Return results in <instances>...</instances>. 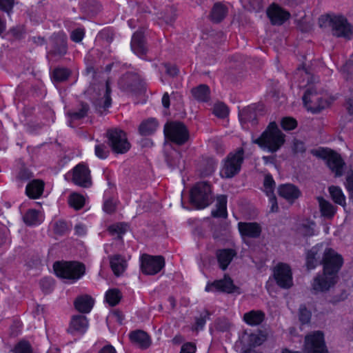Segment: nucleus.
Masks as SVG:
<instances>
[{
    "mask_svg": "<svg viewBox=\"0 0 353 353\" xmlns=\"http://www.w3.org/2000/svg\"><path fill=\"white\" fill-rule=\"evenodd\" d=\"M303 101L308 110L314 112H319L327 105V101L318 92L316 88L314 86L309 87L304 95Z\"/></svg>",
    "mask_w": 353,
    "mask_h": 353,
    "instance_id": "obj_12",
    "label": "nucleus"
},
{
    "mask_svg": "<svg viewBox=\"0 0 353 353\" xmlns=\"http://www.w3.org/2000/svg\"><path fill=\"white\" fill-rule=\"evenodd\" d=\"M320 263L323 265L325 274L337 276V274L343 263L342 256L332 248H326Z\"/></svg>",
    "mask_w": 353,
    "mask_h": 353,
    "instance_id": "obj_8",
    "label": "nucleus"
},
{
    "mask_svg": "<svg viewBox=\"0 0 353 353\" xmlns=\"http://www.w3.org/2000/svg\"><path fill=\"white\" fill-rule=\"evenodd\" d=\"M252 143L271 153L278 151L285 143V134L273 121L269 123L265 131L256 139H252Z\"/></svg>",
    "mask_w": 353,
    "mask_h": 353,
    "instance_id": "obj_1",
    "label": "nucleus"
},
{
    "mask_svg": "<svg viewBox=\"0 0 353 353\" xmlns=\"http://www.w3.org/2000/svg\"><path fill=\"white\" fill-rule=\"evenodd\" d=\"M304 353H328L323 332H314L305 337Z\"/></svg>",
    "mask_w": 353,
    "mask_h": 353,
    "instance_id": "obj_10",
    "label": "nucleus"
},
{
    "mask_svg": "<svg viewBox=\"0 0 353 353\" xmlns=\"http://www.w3.org/2000/svg\"><path fill=\"white\" fill-rule=\"evenodd\" d=\"M99 89V97L94 101V105L96 110L102 114L111 105V90L108 81H107L105 84H101Z\"/></svg>",
    "mask_w": 353,
    "mask_h": 353,
    "instance_id": "obj_15",
    "label": "nucleus"
},
{
    "mask_svg": "<svg viewBox=\"0 0 353 353\" xmlns=\"http://www.w3.org/2000/svg\"><path fill=\"white\" fill-rule=\"evenodd\" d=\"M95 154L99 159H105L108 156L109 150L104 144H97L94 148Z\"/></svg>",
    "mask_w": 353,
    "mask_h": 353,
    "instance_id": "obj_54",
    "label": "nucleus"
},
{
    "mask_svg": "<svg viewBox=\"0 0 353 353\" xmlns=\"http://www.w3.org/2000/svg\"><path fill=\"white\" fill-rule=\"evenodd\" d=\"M9 231L7 228L2 226L0 228V246L3 245L8 237Z\"/></svg>",
    "mask_w": 353,
    "mask_h": 353,
    "instance_id": "obj_62",
    "label": "nucleus"
},
{
    "mask_svg": "<svg viewBox=\"0 0 353 353\" xmlns=\"http://www.w3.org/2000/svg\"><path fill=\"white\" fill-rule=\"evenodd\" d=\"M209 315V312L206 311L205 316H201L200 317L196 318L195 324L192 327V330L196 332L202 330L205 324L206 318L208 317Z\"/></svg>",
    "mask_w": 353,
    "mask_h": 353,
    "instance_id": "obj_55",
    "label": "nucleus"
},
{
    "mask_svg": "<svg viewBox=\"0 0 353 353\" xmlns=\"http://www.w3.org/2000/svg\"><path fill=\"white\" fill-rule=\"evenodd\" d=\"M85 203V199L83 196L77 193L72 194L69 197L70 205L76 210L81 209Z\"/></svg>",
    "mask_w": 353,
    "mask_h": 353,
    "instance_id": "obj_44",
    "label": "nucleus"
},
{
    "mask_svg": "<svg viewBox=\"0 0 353 353\" xmlns=\"http://www.w3.org/2000/svg\"><path fill=\"white\" fill-rule=\"evenodd\" d=\"M116 209V204L112 199H108L104 202L103 210L106 213H112Z\"/></svg>",
    "mask_w": 353,
    "mask_h": 353,
    "instance_id": "obj_60",
    "label": "nucleus"
},
{
    "mask_svg": "<svg viewBox=\"0 0 353 353\" xmlns=\"http://www.w3.org/2000/svg\"><path fill=\"white\" fill-rule=\"evenodd\" d=\"M131 49L139 57L143 56L147 51L143 39V34L141 32H136L132 38Z\"/></svg>",
    "mask_w": 353,
    "mask_h": 353,
    "instance_id": "obj_22",
    "label": "nucleus"
},
{
    "mask_svg": "<svg viewBox=\"0 0 353 353\" xmlns=\"http://www.w3.org/2000/svg\"><path fill=\"white\" fill-rule=\"evenodd\" d=\"M141 270L147 275H154L159 272L165 265V261L161 256L143 254L140 259Z\"/></svg>",
    "mask_w": 353,
    "mask_h": 353,
    "instance_id": "obj_11",
    "label": "nucleus"
},
{
    "mask_svg": "<svg viewBox=\"0 0 353 353\" xmlns=\"http://www.w3.org/2000/svg\"><path fill=\"white\" fill-rule=\"evenodd\" d=\"M217 259L222 270H225L236 255V252L232 249H223L217 252Z\"/></svg>",
    "mask_w": 353,
    "mask_h": 353,
    "instance_id": "obj_30",
    "label": "nucleus"
},
{
    "mask_svg": "<svg viewBox=\"0 0 353 353\" xmlns=\"http://www.w3.org/2000/svg\"><path fill=\"white\" fill-rule=\"evenodd\" d=\"M313 24L303 18L298 23V28L303 32H308L312 29Z\"/></svg>",
    "mask_w": 353,
    "mask_h": 353,
    "instance_id": "obj_56",
    "label": "nucleus"
},
{
    "mask_svg": "<svg viewBox=\"0 0 353 353\" xmlns=\"http://www.w3.org/2000/svg\"><path fill=\"white\" fill-rule=\"evenodd\" d=\"M131 341L142 349L148 348L151 343L149 336L146 332L137 330L130 334Z\"/></svg>",
    "mask_w": 353,
    "mask_h": 353,
    "instance_id": "obj_26",
    "label": "nucleus"
},
{
    "mask_svg": "<svg viewBox=\"0 0 353 353\" xmlns=\"http://www.w3.org/2000/svg\"><path fill=\"white\" fill-rule=\"evenodd\" d=\"M311 153L318 158L325 160L327 165L335 173L336 176H339L343 174L345 163L339 154L328 148L312 150Z\"/></svg>",
    "mask_w": 353,
    "mask_h": 353,
    "instance_id": "obj_6",
    "label": "nucleus"
},
{
    "mask_svg": "<svg viewBox=\"0 0 353 353\" xmlns=\"http://www.w3.org/2000/svg\"><path fill=\"white\" fill-rule=\"evenodd\" d=\"M66 52L67 44L65 37L61 34L54 36L52 48L50 53L54 56L62 57Z\"/></svg>",
    "mask_w": 353,
    "mask_h": 353,
    "instance_id": "obj_23",
    "label": "nucleus"
},
{
    "mask_svg": "<svg viewBox=\"0 0 353 353\" xmlns=\"http://www.w3.org/2000/svg\"><path fill=\"white\" fill-rule=\"evenodd\" d=\"M238 228L243 238H258L261 233V227L257 223L239 222Z\"/></svg>",
    "mask_w": 353,
    "mask_h": 353,
    "instance_id": "obj_21",
    "label": "nucleus"
},
{
    "mask_svg": "<svg viewBox=\"0 0 353 353\" xmlns=\"http://www.w3.org/2000/svg\"><path fill=\"white\" fill-rule=\"evenodd\" d=\"M345 186L349 192L350 197L353 199V171L347 173Z\"/></svg>",
    "mask_w": 353,
    "mask_h": 353,
    "instance_id": "obj_58",
    "label": "nucleus"
},
{
    "mask_svg": "<svg viewBox=\"0 0 353 353\" xmlns=\"http://www.w3.org/2000/svg\"><path fill=\"white\" fill-rule=\"evenodd\" d=\"M190 139V133L187 127L178 121V146L185 144Z\"/></svg>",
    "mask_w": 353,
    "mask_h": 353,
    "instance_id": "obj_42",
    "label": "nucleus"
},
{
    "mask_svg": "<svg viewBox=\"0 0 353 353\" xmlns=\"http://www.w3.org/2000/svg\"><path fill=\"white\" fill-rule=\"evenodd\" d=\"M275 185V183L271 175L267 174L264 179V188L265 191L268 196L273 194V190Z\"/></svg>",
    "mask_w": 353,
    "mask_h": 353,
    "instance_id": "obj_51",
    "label": "nucleus"
},
{
    "mask_svg": "<svg viewBox=\"0 0 353 353\" xmlns=\"http://www.w3.org/2000/svg\"><path fill=\"white\" fill-rule=\"evenodd\" d=\"M119 85L124 90L136 91L142 88V81L137 74L127 73L119 81Z\"/></svg>",
    "mask_w": 353,
    "mask_h": 353,
    "instance_id": "obj_20",
    "label": "nucleus"
},
{
    "mask_svg": "<svg viewBox=\"0 0 353 353\" xmlns=\"http://www.w3.org/2000/svg\"><path fill=\"white\" fill-rule=\"evenodd\" d=\"M88 110V105L83 103L78 110L68 112L67 114L72 120H79L87 115Z\"/></svg>",
    "mask_w": 353,
    "mask_h": 353,
    "instance_id": "obj_41",
    "label": "nucleus"
},
{
    "mask_svg": "<svg viewBox=\"0 0 353 353\" xmlns=\"http://www.w3.org/2000/svg\"><path fill=\"white\" fill-rule=\"evenodd\" d=\"M88 327V322L86 317L82 315H77L72 319L70 330L72 332H77L82 334L86 331Z\"/></svg>",
    "mask_w": 353,
    "mask_h": 353,
    "instance_id": "obj_28",
    "label": "nucleus"
},
{
    "mask_svg": "<svg viewBox=\"0 0 353 353\" xmlns=\"http://www.w3.org/2000/svg\"><path fill=\"white\" fill-rule=\"evenodd\" d=\"M321 215L327 219H332L336 212V208L323 197L317 198Z\"/></svg>",
    "mask_w": 353,
    "mask_h": 353,
    "instance_id": "obj_33",
    "label": "nucleus"
},
{
    "mask_svg": "<svg viewBox=\"0 0 353 353\" xmlns=\"http://www.w3.org/2000/svg\"><path fill=\"white\" fill-rule=\"evenodd\" d=\"M14 353H32L30 344L27 341H20L17 343L13 350Z\"/></svg>",
    "mask_w": 353,
    "mask_h": 353,
    "instance_id": "obj_49",
    "label": "nucleus"
},
{
    "mask_svg": "<svg viewBox=\"0 0 353 353\" xmlns=\"http://www.w3.org/2000/svg\"><path fill=\"white\" fill-rule=\"evenodd\" d=\"M14 0H0V10L9 12L12 8Z\"/></svg>",
    "mask_w": 353,
    "mask_h": 353,
    "instance_id": "obj_61",
    "label": "nucleus"
},
{
    "mask_svg": "<svg viewBox=\"0 0 353 353\" xmlns=\"http://www.w3.org/2000/svg\"><path fill=\"white\" fill-rule=\"evenodd\" d=\"M227 13V7L221 3H216L211 10L210 17L213 22L219 23L226 17Z\"/></svg>",
    "mask_w": 353,
    "mask_h": 353,
    "instance_id": "obj_34",
    "label": "nucleus"
},
{
    "mask_svg": "<svg viewBox=\"0 0 353 353\" xmlns=\"http://www.w3.org/2000/svg\"><path fill=\"white\" fill-rule=\"evenodd\" d=\"M108 145L112 150L117 154L127 152L130 148V144L128 141L126 134L119 128L110 129L107 132Z\"/></svg>",
    "mask_w": 353,
    "mask_h": 353,
    "instance_id": "obj_9",
    "label": "nucleus"
},
{
    "mask_svg": "<svg viewBox=\"0 0 353 353\" xmlns=\"http://www.w3.org/2000/svg\"><path fill=\"white\" fill-rule=\"evenodd\" d=\"M215 161L211 158H206L201 161L198 168V172L201 177L210 176L215 169Z\"/></svg>",
    "mask_w": 353,
    "mask_h": 353,
    "instance_id": "obj_31",
    "label": "nucleus"
},
{
    "mask_svg": "<svg viewBox=\"0 0 353 353\" xmlns=\"http://www.w3.org/2000/svg\"><path fill=\"white\" fill-rule=\"evenodd\" d=\"M243 319L248 325H258L263 321L265 314L261 310H252L245 313Z\"/></svg>",
    "mask_w": 353,
    "mask_h": 353,
    "instance_id": "obj_32",
    "label": "nucleus"
},
{
    "mask_svg": "<svg viewBox=\"0 0 353 353\" xmlns=\"http://www.w3.org/2000/svg\"><path fill=\"white\" fill-rule=\"evenodd\" d=\"M94 299L88 294L78 296L74 301L75 308L81 313H88L94 305Z\"/></svg>",
    "mask_w": 353,
    "mask_h": 353,
    "instance_id": "obj_24",
    "label": "nucleus"
},
{
    "mask_svg": "<svg viewBox=\"0 0 353 353\" xmlns=\"http://www.w3.org/2000/svg\"><path fill=\"white\" fill-rule=\"evenodd\" d=\"M54 271L57 276L75 281L85 273V266L78 262H56Z\"/></svg>",
    "mask_w": 353,
    "mask_h": 353,
    "instance_id": "obj_4",
    "label": "nucleus"
},
{
    "mask_svg": "<svg viewBox=\"0 0 353 353\" xmlns=\"http://www.w3.org/2000/svg\"><path fill=\"white\" fill-rule=\"evenodd\" d=\"M205 290L209 292H221L228 294L237 292L240 294L239 288L233 283L232 279L225 275L224 278L219 280H216L212 283H208L205 287Z\"/></svg>",
    "mask_w": 353,
    "mask_h": 353,
    "instance_id": "obj_14",
    "label": "nucleus"
},
{
    "mask_svg": "<svg viewBox=\"0 0 353 353\" xmlns=\"http://www.w3.org/2000/svg\"><path fill=\"white\" fill-rule=\"evenodd\" d=\"M329 192L335 203L342 206L345 205V196L340 188L334 185L330 186Z\"/></svg>",
    "mask_w": 353,
    "mask_h": 353,
    "instance_id": "obj_39",
    "label": "nucleus"
},
{
    "mask_svg": "<svg viewBox=\"0 0 353 353\" xmlns=\"http://www.w3.org/2000/svg\"><path fill=\"white\" fill-rule=\"evenodd\" d=\"M321 27L328 25L332 28L333 35L350 39L353 34V28L348 23L346 18L339 15H324L319 18Z\"/></svg>",
    "mask_w": 353,
    "mask_h": 353,
    "instance_id": "obj_2",
    "label": "nucleus"
},
{
    "mask_svg": "<svg viewBox=\"0 0 353 353\" xmlns=\"http://www.w3.org/2000/svg\"><path fill=\"white\" fill-rule=\"evenodd\" d=\"M121 298V293L117 289H110L105 294V300L111 306L118 304Z\"/></svg>",
    "mask_w": 353,
    "mask_h": 353,
    "instance_id": "obj_43",
    "label": "nucleus"
},
{
    "mask_svg": "<svg viewBox=\"0 0 353 353\" xmlns=\"http://www.w3.org/2000/svg\"><path fill=\"white\" fill-rule=\"evenodd\" d=\"M191 92L194 98L201 102H207L210 99V89L208 85L201 84L192 89Z\"/></svg>",
    "mask_w": 353,
    "mask_h": 353,
    "instance_id": "obj_35",
    "label": "nucleus"
},
{
    "mask_svg": "<svg viewBox=\"0 0 353 353\" xmlns=\"http://www.w3.org/2000/svg\"><path fill=\"white\" fill-rule=\"evenodd\" d=\"M69 230L67 223L64 221H57L54 224V231L56 234L62 235Z\"/></svg>",
    "mask_w": 353,
    "mask_h": 353,
    "instance_id": "obj_53",
    "label": "nucleus"
},
{
    "mask_svg": "<svg viewBox=\"0 0 353 353\" xmlns=\"http://www.w3.org/2000/svg\"><path fill=\"white\" fill-rule=\"evenodd\" d=\"M196 350V345L194 343L188 342L181 346L180 353H194Z\"/></svg>",
    "mask_w": 353,
    "mask_h": 353,
    "instance_id": "obj_59",
    "label": "nucleus"
},
{
    "mask_svg": "<svg viewBox=\"0 0 353 353\" xmlns=\"http://www.w3.org/2000/svg\"><path fill=\"white\" fill-rule=\"evenodd\" d=\"M164 152L166 161L169 166H174L176 145V123L167 122L164 126Z\"/></svg>",
    "mask_w": 353,
    "mask_h": 353,
    "instance_id": "obj_5",
    "label": "nucleus"
},
{
    "mask_svg": "<svg viewBox=\"0 0 353 353\" xmlns=\"http://www.w3.org/2000/svg\"><path fill=\"white\" fill-rule=\"evenodd\" d=\"M267 15L274 26L282 25L290 17L289 12L276 4H272L268 8Z\"/></svg>",
    "mask_w": 353,
    "mask_h": 353,
    "instance_id": "obj_19",
    "label": "nucleus"
},
{
    "mask_svg": "<svg viewBox=\"0 0 353 353\" xmlns=\"http://www.w3.org/2000/svg\"><path fill=\"white\" fill-rule=\"evenodd\" d=\"M72 181L83 188L90 187L92 185V181L88 168L81 163L76 165L72 170Z\"/></svg>",
    "mask_w": 353,
    "mask_h": 353,
    "instance_id": "obj_16",
    "label": "nucleus"
},
{
    "mask_svg": "<svg viewBox=\"0 0 353 353\" xmlns=\"http://www.w3.org/2000/svg\"><path fill=\"white\" fill-rule=\"evenodd\" d=\"M263 109V105L259 104H254L244 108L239 114L241 122L242 123H250L252 125H256L257 117L262 114Z\"/></svg>",
    "mask_w": 353,
    "mask_h": 353,
    "instance_id": "obj_18",
    "label": "nucleus"
},
{
    "mask_svg": "<svg viewBox=\"0 0 353 353\" xmlns=\"http://www.w3.org/2000/svg\"><path fill=\"white\" fill-rule=\"evenodd\" d=\"M24 223L30 226L39 225L41 223L42 219L39 212L35 210H29L23 216Z\"/></svg>",
    "mask_w": 353,
    "mask_h": 353,
    "instance_id": "obj_37",
    "label": "nucleus"
},
{
    "mask_svg": "<svg viewBox=\"0 0 353 353\" xmlns=\"http://www.w3.org/2000/svg\"><path fill=\"white\" fill-rule=\"evenodd\" d=\"M321 249L322 245H316L312 247L311 250L307 252L306 257V265L308 270L313 269L316 266L318 261L316 256L320 252Z\"/></svg>",
    "mask_w": 353,
    "mask_h": 353,
    "instance_id": "obj_38",
    "label": "nucleus"
},
{
    "mask_svg": "<svg viewBox=\"0 0 353 353\" xmlns=\"http://www.w3.org/2000/svg\"><path fill=\"white\" fill-rule=\"evenodd\" d=\"M128 230V225L123 223H119L110 225L108 228L109 232L112 234H117L118 238H121V236L125 233Z\"/></svg>",
    "mask_w": 353,
    "mask_h": 353,
    "instance_id": "obj_45",
    "label": "nucleus"
},
{
    "mask_svg": "<svg viewBox=\"0 0 353 353\" xmlns=\"http://www.w3.org/2000/svg\"><path fill=\"white\" fill-rule=\"evenodd\" d=\"M190 201L198 209L208 206L213 201L210 185L206 181L196 183L190 190Z\"/></svg>",
    "mask_w": 353,
    "mask_h": 353,
    "instance_id": "obj_3",
    "label": "nucleus"
},
{
    "mask_svg": "<svg viewBox=\"0 0 353 353\" xmlns=\"http://www.w3.org/2000/svg\"><path fill=\"white\" fill-rule=\"evenodd\" d=\"M314 225L313 221L306 220L300 225L299 230L304 236H312L314 234Z\"/></svg>",
    "mask_w": 353,
    "mask_h": 353,
    "instance_id": "obj_46",
    "label": "nucleus"
},
{
    "mask_svg": "<svg viewBox=\"0 0 353 353\" xmlns=\"http://www.w3.org/2000/svg\"><path fill=\"white\" fill-rule=\"evenodd\" d=\"M85 34L84 30L82 28H77L74 30L70 34L71 39L74 42H80Z\"/></svg>",
    "mask_w": 353,
    "mask_h": 353,
    "instance_id": "obj_57",
    "label": "nucleus"
},
{
    "mask_svg": "<svg viewBox=\"0 0 353 353\" xmlns=\"http://www.w3.org/2000/svg\"><path fill=\"white\" fill-rule=\"evenodd\" d=\"M248 2L253 10L259 11L263 8L262 0H248Z\"/></svg>",
    "mask_w": 353,
    "mask_h": 353,
    "instance_id": "obj_64",
    "label": "nucleus"
},
{
    "mask_svg": "<svg viewBox=\"0 0 353 353\" xmlns=\"http://www.w3.org/2000/svg\"><path fill=\"white\" fill-rule=\"evenodd\" d=\"M213 112L216 117L223 119L228 115L229 110L224 103H218L214 105Z\"/></svg>",
    "mask_w": 353,
    "mask_h": 353,
    "instance_id": "obj_48",
    "label": "nucleus"
},
{
    "mask_svg": "<svg viewBox=\"0 0 353 353\" xmlns=\"http://www.w3.org/2000/svg\"><path fill=\"white\" fill-rule=\"evenodd\" d=\"M216 208V210L212 212V215L214 217L226 218L228 215L226 209L221 208L220 207Z\"/></svg>",
    "mask_w": 353,
    "mask_h": 353,
    "instance_id": "obj_63",
    "label": "nucleus"
},
{
    "mask_svg": "<svg viewBox=\"0 0 353 353\" xmlns=\"http://www.w3.org/2000/svg\"><path fill=\"white\" fill-rule=\"evenodd\" d=\"M274 276L279 286L289 289L293 285L290 267L285 263H279L274 270Z\"/></svg>",
    "mask_w": 353,
    "mask_h": 353,
    "instance_id": "obj_13",
    "label": "nucleus"
},
{
    "mask_svg": "<svg viewBox=\"0 0 353 353\" xmlns=\"http://www.w3.org/2000/svg\"><path fill=\"white\" fill-rule=\"evenodd\" d=\"M244 159V150L239 148L230 152L225 160L221 175L225 178H232L238 174L241 170Z\"/></svg>",
    "mask_w": 353,
    "mask_h": 353,
    "instance_id": "obj_7",
    "label": "nucleus"
},
{
    "mask_svg": "<svg viewBox=\"0 0 353 353\" xmlns=\"http://www.w3.org/2000/svg\"><path fill=\"white\" fill-rule=\"evenodd\" d=\"M279 195L290 202H293L300 195L299 189L292 184H285L279 188Z\"/></svg>",
    "mask_w": 353,
    "mask_h": 353,
    "instance_id": "obj_25",
    "label": "nucleus"
},
{
    "mask_svg": "<svg viewBox=\"0 0 353 353\" xmlns=\"http://www.w3.org/2000/svg\"><path fill=\"white\" fill-rule=\"evenodd\" d=\"M43 188L44 183L41 180H33L27 185L26 194L31 199H37L43 193Z\"/></svg>",
    "mask_w": 353,
    "mask_h": 353,
    "instance_id": "obj_27",
    "label": "nucleus"
},
{
    "mask_svg": "<svg viewBox=\"0 0 353 353\" xmlns=\"http://www.w3.org/2000/svg\"><path fill=\"white\" fill-rule=\"evenodd\" d=\"M158 127V122L155 119L151 118L142 122L139 130L141 135L148 136L153 134Z\"/></svg>",
    "mask_w": 353,
    "mask_h": 353,
    "instance_id": "obj_36",
    "label": "nucleus"
},
{
    "mask_svg": "<svg viewBox=\"0 0 353 353\" xmlns=\"http://www.w3.org/2000/svg\"><path fill=\"white\" fill-rule=\"evenodd\" d=\"M281 125L285 130H291L296 127L297 122L292 117H284L281 120Z\"/></svg>",
    "mask_w": 353,
    "mask_h": 353,
    "instance_id": "obj_52",
    "label": "nucleus"
},
{
    "mask_svg": "<svg viewBox=\"0 0 353 353\" xmlns=\"http://www.w3.org/2000/svg\"><path fill=\"white\" fill-rule=\"evenodd\" d=\"M70 75V71L66 68H56L52 74L54 81L61 82L65 81Z\"/></svg>",
    "mask_w": 353,
    "mask_h": 353,
    "instance_id": "obj_47",
    "label": "nucleus"
},
{
    "mask_svg": "<svg viewBox=\"0 0 353 353\" xmlns=\"http://www.w3.org/2000/svg\"><path fill=\"white\" fill-rule=\"evenodd\" d=\"M337 276L325 274L323 272L322 274L317 275L314 279L312 289L314 293L326 292L334 285Z\"/></svg>",
    "mask_w": 353,
    "mask_h": 353,
    "instance_id": "obj_17",
    "label": "nucleus"
},
{
    "mask_svg": "<svg viewBox=\"0 0 353 353\" xmlns=\"http://www.w3.org/2000/svg\"><path fill=\"white\" fill-rule=\"evenodd\" d=\"M311 315L310 311L305 305H301L299 307V321L302 324L310 323Z\"/></svg>",
    "mask_w": 353,
    "mask_h": 353,
    "instance_id": "obj_50",
    "label": "nucleus"
},
{
    "mask_svg": "<svg viewBox=\"0 0 353 353\" xmlns=\"http://www.w3.org/2000/svg\"><path fill=\"white\" fill-rule=\"evenodd\" d=\"M267 339V334L263 331H258L256 333H252L247 336L248 345L256 346L261 345Z\"/></svg>",
    "mask_w": 353,
    "mask_h": 353,
    "instance_id": "obj_40",
    "label": "nucleus"
},
{
    "mask_svg": "<svg viewBox=\"0 0 353 353\" xmlns=\"http://www.w3.org/2000/svg\"><path fill=\"white\" fill-rule=\"evenodd\" d=\"M110 267L116 276L121 275L127 267L126 261L119 254H115L110 257Z\"/></svg>",
    "mask_w": 353,
    "mask_h": 353,
    "instance_id": "obj_29",
    "label": "nucleus"
}]
</instances>
